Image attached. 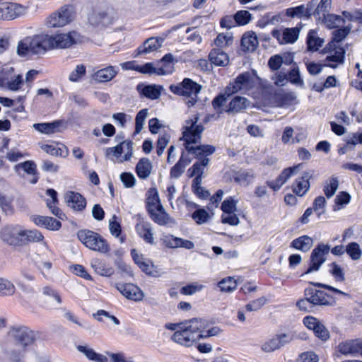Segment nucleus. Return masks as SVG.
<instances>
[{
    "label": "nucleus",
    "mask_w": 362,
    "mask_h": 362,
    "mask_svg": "<svg viewBox=\"0 0 362 362\" xmlns=\"http://www.w3.org/2000/svg\"><path fill=\"white\" fill-rule=\"evenodd\" d=\"M288 81L293 85L303 88L304 81L300 76L299 67L297 64H293V66L287 73Z\"/></svg>",
    "instance_id": "37"
},
{
    "label": "nucleus",
    "mask_w": 362,
    "mask_h": 362,
    "mask_svg": "<svg viewBox=\"0 0 362 362\" xmlns=\"http://www.w3.org/2000/svg\"><path fill=\"white\" fill-rule=\"evenodd\" d=\"M329 273L334 277L335 281L343 282L345 280L344 272L342 268L336 262H332L329 264Z\"/></svg>",
    "instance_id": "51"
},
{
    "label": "nucleus",
    "mask_w": 362,
    "mask_h": 362,
    "mask_svg": "<svg viewBox=\"0 0 362 362\" xmlns=\"http://www.w3.org/2000/svg\"><path fill=\"white\" fill-rule=\"evenodd\" d=\"M64 198L67 205L74 210L82 211L86 206L85 198L78 192H68Z\"/></svg>",
    "instance_id": "20"
},
{
    "label": "nucleus",
    "mask_w": 362,
    "mask_h": 362,
    "mask_svg": "<svg viewBox=\"0 0 362 362\" xmlns=\"http://www.w3.org/2000/svg\"><path fill=\"white\" fill-rule=\"evenodd\" d=\"M163 90V87L162 86L156 84L145 85L139 83L136 86V90L139 94L151 100L158 99Z\"/></svg>",
    "instance_id": "18"
},
{
    "label": "nucleus",
    "mask_w": 362,
    "mask_h": 362,
    "mask_svg": "<svg viewBox=\"0 0 362 362\" xmlns=\"http://www.w3.org/2000/svg\"><path fill=\"white\" fill-rule=\"evenodd\" d=\"M1 238L10 245L16 246L25 243L24 230L18 225L5 226L1 231Z\"/></svg>",
    "instance_id": "6"
},
{
    "label": "nucleus",
    "mask_w": 362,
    "mask_h": 362,
    "mask_svg": "<svg viewBox=\"0 0 362 362\" xmlns=\"http://www.w3.org/2000/svg\"><path fill=\"white\" fill-rule=\"evenodd\" d=\"M313 332L322 341H327L329 339V332L322 322H320Z\"/></svg>",
    "instance_id": "64"
},
{
    "label": "nucleus",
    "mask_w": 362,
    "mask_h": 362,
    "mask_svg": "<svg viewBox=\"0 0 362 362\" xmlns=\"http://www.w3.org/2000/svg\"><path fill=\"white\" fill-rule=\"evenodd\" d=\"M332 0H321L319 4L317 3L315 8L312 9V16H313L317 21H320L324 16L327 15L331 8Z\"/></svg>",
    "instance_id": "35"
},
{
    "label": "nucleus",
    "mask_w": 362,
    "mask_h": 362,
    "mask_svg": "<svg viewBox=\"0 0 362 362\" xmlns=\"http://www.w3.org/2000/svg\"><path fill=\"white\" fill-rule=\"evenodd\" d=\"M47 195L49 196L52 199H47V206L51 210L52 213L58 217L62 218L64 214L61 209H59L56 205L58 204L57 192L54 189H48L46 191Z\"/></svg>",
    "instance_id": "31"
},
{
    "label": "nucleus",
    "mask_w": 362,
    "mask_h": 362,
    "mask_svg": "<svg viewBox=\"0 0 362 362\" xmlns=\"http://www.w3.org/2000/svg\"><path fill=\"white\" fill-rule=\"evenodd\" d=\"M170 136L168 134H164L159 136L156 142V153L158 156H160L163 151L170 142Z\"/></svg>",
    "instance_id": "56"
},
{
    "label": "nucleus",
    "mask_w": 362,
    "mask_h": 362,
    "mask_svg": "<svg viewBox=\"0 0 362 362\" xmlns=\"http://www.w3.org/2000/svg\"><path fill=\"white\" fill-rule=\"evenodd\" d=\"M338 351L344 355L358 354V339L347 340L338 345Z\"/></svg>",
    "instance_id": "34"
},
{
    "label": "nucleus",
    "mask_w": 362,
    "mask_h": 362,
    "mask_svg": "<svg viewBox=\"0 0 362 362\" xmlns=\"http://www.w3.org/2000/svg\"><path fill=\"white\" fill-rule=\"evenodd\" d=\"M325 205L326 199L324 197L318 196L315 199L312 209L317 213V215L319 218L322 214H325Z\"/></svg>",
    "instance_id": "55"
},
{
    "label": "nucleus",
    "mask_w": 362,
    "mask_h": 362,
    "mask_svg": "<svg viewBox=\"0 0 362 362\" xmlns=\"http://www.w3.org/2000/svg\"><path fill=\"white\" fill-rule=\"evenodd\" d=\"M280 348L281 347L276 336L262 345V350L267 353L274 351Z\"/></svg>",
    "instance_id": "60"
},
{
    "label": "nucleus",
    "mask_w": 362,
    "mask_h": 362,
    "mask_svg": "<svg viewBox=\"0 0 362 362\" xmlns=\"http://www.w3.org/2000/svg\"><path fill=\"white\" fill-rule=\"evenodd\" d=\"M48 35L39 33L26 36L17 45L16 52L19 57H30L45 53L49 49Z\"/></svg>",
    "instance_id": "2"
},
{
    "label": "nucleus",
    "mask_w": 362,
    "mask_h": 362,
    "mask_svg": "<svg viewBox=\"0 0 362 362\" xmlns=\"http://www.w3.org/2000/svg\"><path fill=\"white\" fill-rule=\"evenodd\" d=\"M16 288L10 281L0 277V296H11Z\"/></svg>",
    "instance_id": "48"
},
{
    "label": "nucleus",
    "mask_w": 362,
    "mask_h": 362,
    "mask_svg": "<svg viewBox=\"0 0 362 362\" xmlns=\"http://www.w3.org/2000/svg\"><path fill=\"white\" fill-rule=\"evenodd\" d=\"M88 23L93 27L102 29L112 23V18L105 11H93L88 16Z\"/></svg>",
    "instance_id": "16"
},
{
    "label": "nucleus",
    "mask_w": 362,
    "mask_h": 362,
    "mask_svg": "<svg viewBox=\"0 0 362 362\" xmlns=\"http://www.w3.org/2000/svg\"><path fill=\"white\" fill-rule=\"evenodd\" d=\"M259 42L256 33L246 32L241 38V47L245 52H253L258 47Z\"/></svg>",
    "instance_id": "22"
},
{
    "label": "nucleus",
    "mask_w": 362,
    "mask_h": 362,
    "mask_svg": "<svg viewBox=\"0 0 362 362\" xmlns=\"http://www.w3.org/2000/svg\"><path fill=\"white\" fill-rule=\"evenodd\" d=\"M116 288L127 299L140 301L144 297L142 291L133 284H117Z\"/></svg>",
    "instance_id": "17"
},
{
    "label": "nucleus",
    "mask_w": 362,
    "mask_h": 362,
    "mask_svg": "<svg viewBox=\"0 0 362 362\" xmlns=\"http://www.w3.org/2000/svg\"><path fill=\"white\" fill-rule=\"evenodd\" d=\"M218 286L221 291L231 292L235 289L237 283L233 277L228 276L220 281Z\"/></svg>",
    "instance_id": "49"
},
{
    "label": "nucleus",
    "mask_w": 362,
    "mask_h": 362,
    "mask_svg": "<svg viewBox=\"0 0 362 362\" xmlns=\"http://www.w3.org/2000/svg\"><path fill=\"white\" fill-rule=\"evenodd\" d=\"M307 70L308 73L310 75H317L320 73H321L322 68L324 66H329L333 69H335L337 67V64H320L315 62H307L305 63Z\"/></svg>",
    "instance_id": "47"
},
{
    "label": "nucleus",
    "mask_w": 362,
    "mask_h": 362,
    "mask_svg": "<svg viewBox=\"0 0 362 362\" xmlns=\"http://www.w3.org/2000/svg\"><path fill=\"white\" fill-rule=\"evenodd\" d=\"M153 165L148 158H142L137 163L135 170L140 179L145 180L151 173Z\"/></svg>",
    "instance_id": "28"
},
{
    "label": "nucleus",
    "mask_w": 362,
    "mask_h": 362,
    "mask_svg": "<svg viewBox=\"0 0 362 362\" xmlns=\"http://www.w3.org/2000/svg\"><path fill=\"white\" fill-rule=\"evenodd\" d=\"M209 213L204 209H197L192 215V218L197 224H203L209 218Z\"/></svg>",
    "instance_id": "58"
},
{
    "label": "nucleus",
    "mask_w": 362,
    "mask_h": 362,
    "mask_svg": "<svg viewBox=\"0 0 362 362\" xmlns=\"http://www.w3.org/2000/svg\"><path fill=\"white\" fill-rule=\"evenodd\" d=\"M250 105V101L245 97L235 96L228 105L226 112L228 114H235L246 109Z\"/></svg>",
    "instance_id": "25"
},
{
    "label": "nucleus",
    "mask_w": 362,
    "mask_h": 362,
    "mask_svg": "<svg viewBox=\"0 0 362 362\" xmlns=\"http://www.w3.org/2000/svg\"><path fill=\"white\" fill-rule=\"evenodd\" d=\"M304 293L313 306L332 305L334 303L333 298L321 290L309 287L305 289Z\"/></svg>",
    "instance_id": "13"
},
{
    "label": "nucleus",
    "mask_w": 362,
    "mask_h": 362,
    "mask_svg": "<svg viewBox=\"0 0 362 362\" xmlns=\"http://www.w3.org/2000/svg\"><path fill=\"white\" fill-rule=\"evenodd\" d=\"M202 86L191 78H185L181 83L172 84L170 90L175 95L185 97L197 95L201 90Z\"/></svg>",
    "instance_id": "10"
},
{
    "label": "nucleus",
    "mask_w": 362,
    "mask_h": 362,
    "mask_svg": "<svg viewBox=\"0 0 362 362\" xmlns=\"http://www.w3.org/2000/svg\"><path fill=\"white\" fill-rule=\"evenodd\" d=\"M300 28L298 26L294 28H285L283 33L274 29L272 31V35L276 38L280 45L294 43L299 37Z\"/></svg>",
    "instance_id": "15"
},
{
    "label": "nucleus",
    "mask_w": 362,
    "mask_h": 362,
    "mask_svg": "<svg viewBox=\"0 0 362 362\" xmlns=\"http://www.w3.org/2000/svg\"><path fill=\"white\" fill-rule=\"evenodd\" d=\"M138 235L149 244L154 243L153 233L149 223H138L136 226Z\"/></svg>",
    "instance_id": "33"
},
{
    "label": "nucleus",
    "mask_w": 362,
    "mask_h": 362,
    "mask_svg": "<svg viewBox=\"0 0 362 362\" xmlns=\"http://www.w3.org/2000/svg\"><path fill=\"white\" fill-rule=\"evenodd\" d=\"M339 187V180L336 177H332L327 181L323 187V192L327 198H331L337 192Z\"/></svg>",
    "instance_id": "44"
},
{
    "label": "nucleus",
    "mask_w": 362,
    "mask_h": 362,
    "mask_svg": "<svg viewBox=\"0 0 362 362\" xmlns=\"http://www.w3.org/2000/svg\"><path fill=\"white\" fill-rule=\"evenodd\" d=\"M25 11V7L16 3H0V20H13L24 14Z\"/></svg>",
    "instance_id": "12"
},
{
    "label": "nucleus",
    "mask_w": 362,
    "mask_h": 362,
    "mask_svg": "<svg viewBox=\"0 0 362 362\" xmlns=\"http://www.w3.org/2000/svg\"><path fill=\"white\" fill-rule=\"evenodd\" d=\"M233 36L228 33H220L217 35L214 40V43L217 47H224L229 46L233 43Z\"/></svg>",
    "instance_id": "57"
},
{
    "label": "nucleus",
    "mask_w": 362,
    "mask_h": 362,
    "mask_svg": "<svg viewBox=\"0 0 362 362\" xmlns=\"http://www.w3.org/2000/svg\"><path fill=\"white\" fill-rule=\"evenodd\" d=\"M13 71V68H10L6 71L0 73V86L1 88H7L11 90H18L23 83L21 75L10 76Z\"/></svg>",
    "instance_id": "14"
},
{
    "label": "nucleus",
    "mask_w": 362,
    "mask_h": 362,
    "mask_svg": "<svg viewBox=\"0 0 362 362\" xmlns=\"http://www.w3.org/2000/svg\"><path fill=\"white\" fill-rule=\"evenodd\" d=\"M148 115V109L141 110L136 115L135 118V133L139 134L143 129L146 118Z\"/></svg>",
    "instance_id": "54"
},
{
    "label": "nucleus",
    "mask_w": 362,
    "mask_h": 362,
    "mask_svg": "<svg viewBox=\"0 0 362 362\" xmlns=\"http://www.w3.org/2000/svg\"><path fill=\"white\" fill-rule=\"evenodd\" d=\"M209 59L216 66H225L229 62L228 54L220 48L213 49L209 54Z\"/></svg>",
    "instance_id": "29"
},
{
    "label": "nucleus",
    "mask_w": 362,
    "mask_h": 362,
    "mask_svg": "<svg viewBox=\"0 0 362 362\" xmlns=\"http://www.w3.org/2000/svg\"><path fill=\"white\" fill-rule=\"evenodd\" d=\"M86 66L83 64L77 65L76 69L71 72L69 79L72 82L78 81L86 74Z\"/></svg>",
    "instance_id": "59"
},
{
    "label": "nucleus",
    "mask_w": 362,
    "mask_h": 362,
    "mask_svg": "<svg viewBox=\"0 0 362 362\" xmlns=\"http://www.w3.org/2000/svg\"><path fill=\"white\" fill-rule=\"evenodd\" d=\"M13 197L0 192V209L5 215L12 216L15 213Z\"/></svg>",
    "instance_id": "32"
},
{
    "label": "nucleus",
    "mask_w": 362,
    "mask_h": 362,
    "mask_svg": "<svg viewBox=\"0 0 362 362\" xmlns=\"http://www.w3.org/2000/svg\"><path fill=\"white\" fill-rule=\"evenodd\" d=\"M202 329V325L197 321V318H192L187 321V325H184L181 329H177L171 337V339L182 346H191L194 342L199 340L201 336L197 330Z\"/></svg>",
    "instance_id": "3"
},
{
    "label": "nucleus",
    "mask_w": 362,
    "mask_h": 362,
    "mask_svg": "<svg viewBox=\"0 0 362 362\" xmlns=\"http://www.w3.org/2000/svg\"><path fill=\"white\" fill-rule=\"evenodd\" d=\"M8 334L11 339L23 349L30 346L35 341L33 332L23 325L13 326Z\"/></svg>",
    "instance_id": "5"
},
{
    "label": "nucleus",
    "mask_w": 362,
    "mask_h": 362,
    "mask_svg": "<svg viewBox=\"0 0 362 362\" xmlns=\"http://www.w3.org/2000/svg\"><path fill=\"white\" fill-rule=\"evenodd\" d=\"M199 116L194 115L193 118L186 121L187 125L183 127L181 140L185 141L184 146L186 151L199 160L195 162L187 170L188 176L192 177L194 175L203 176L204 169L209 163L208 156L215 152V147L211 145L191 146L192 144H199L201 141V134L204 130L202 124H197Z\"/></svg>",
    "instance_id": "1"
},
{
    "label": "nucleus",
    "mask_w": 362,
    "mask_h": 362,
    "mask_svg": "<svg viewBox=\"0 0 362 362\" xmlns=\"http://www.w3.org/2000/svg\"><path fill=\"white\" fill-rule=\"evenodd\" d=\"M329 245L323 243H320L315 247L310 255L309 267L302 275L319 270L321 265L325 262V255L329 253Z\"/></svg>",
    "instance_id": "7"
},
{
    "label": "nucleus",
    "mask_w": 362,
    "mask_h": 362,
    "mask_svg": "<svg viewBox=\"0 0 362 362\" xmlns=\"http://www.w3.org/2000/svg\"><path fill=\"white\" fill-rule=\"evenodd\" d=\"M317 5L316 0H311L306 4H302L295 7H290L286 9V16L292 18L309 20L312 16V9Z\"/></svg>",
    "instance_id": "11"
},
{
    "label": "nucleus",
    "mask_w": 362,
    "mask_h": 362,
    "mask_svg": "<svg viewBox=\"0 0 362 362\" xmlns=\"http://www.w3.org/2000/svg\"><path fill=\"white\" fill-rule=\"evenodd\" d=\"M345 250L346 252L354 260L360 259L362 254L359 245L355 242L349 243L345 248Z\"/></svg>",
    "instance_id": "52"
},
{
    "label": "nucleus",
    "mask_w": 362,
    "mask_h": 362,
    "mask_svg": "<svg viewBox=\"0 0 362 362\" xmlns=\"http://www.w3.org/2000/svg\"><path fill=\"white\" fill-rule=\"evenodd\" d=\"M313 177L311 172H304L300 178L296 179L293 184V192L299 197H303L310 188V179Z\"/></svg>",
    "instance_id": "21"
},
{
    "label": "nucleus",
    "mask_w": 362,
    "mask_h": 362,
    "mask_svg": "<svg viewBox=\"0 0 362 362\" xmlns=\"http://www.w3.org/2000/svg\"><path fill=\"white\" fill-rule=\"evenodd\" d=\"M80 35L75 31L69 33L58 34L54 36L49 35V49L54 48H66L79 42Z\"/></svg>",
    "instance_id": "9"
},
{
    "label": "nucleus",
    "mask_w": 362,
    "mask_h": 362,
    "mask_svg": "<svg viewBox=\"0 0 362 362\" xmlns=\"http://www.w3.org/2000/svg\"><path fill=\"white\" fill-rule=\"evenodd\" d=\"M314 30H310L307 37V46L309 51H317L322 47L324 40L315 35Z\"/></svg>",
    "instance_id": "40"
},
{
    "label": "nucleus",
    "mask_w": 362,
    "mask_h": 362,
    "mask_svg": "<svg viewBox=\"0 0 362 362\" xmlns=\"http://www.w3.org/2000/svg\"><path fill=\"white\" fill-rule=\"evenodd\" d=\"M131 255L134 262L146 274L151 273V261L146 259L143 255H139L136 249H132Z\"/></svg>",
    "instance_id": "36"
},
{
    "label": "nucleus",
    "mask_w": 362,
    "mask_h": 362,
    "mask_svg": "<svg viewBox=\"0 0 362 362\" xmlns=\"http://www.w3.org/2000/svg\"><path fill=\"white\" fill-rule=\"evenodd\" d=\"M236 202L233 197H230L225 199L221 204V210L223 214L232 213L235 211Z\"/></svg>",
    "instance_id": "63"
},
{
    "label": "nucleus",
    "mask_w": 362,
    "mask_h": 362,
    "mask_svg": "<svg viewBox=\"0 0 362 362\" xmlns=\"http://www.w3.org/2000/svg\"><path fill=\"white\" fill-rule=\"evenodd\" d=\"M30 218L35 225L49 230H59L62 226L60 221L49 216L34 215L32 216Z\"/></svg>",
    "instance_id": "19"
},
{
    "label": "nucleus",
    "mask_w": 362,
    "mask_h": 362,
    "mask_svg": "<svg viewBox=\"0 0 362 362\" xmlns=\"http://www.w3.org/2000/svg\"><path fill=\"white\" fill-rule=\"evenodd\" d=\"M119 69L116 66H109L97 71L93 76V79L98 83H105L111 81L118 73Z\"/></svg>",
    "instance_id": "23"
},
{
    "label": "nucleus",
    "mask_w": 362,
    "mask_h": 362,
    "mask_svg": "<svg viewBox=\"0 0 362 362\" xmlns=\"http://www.w3.org/2000/svg\"><path fill=\"white\" fill-rule=\"evenodd\" d=\"M345 52V49L343 47H335L334 54L327 56L325 61L342 64L344 62Z\"/></svg>",
    "instance_id": "46"
},
{
    "label": "nucleus",
    "mask_w": 362,
    "mask_h": 362,
    "mask_svg": "<svg viewBox=\"0 0 362 362\" xmlns=\"http://www.w3.org/2000/svg\"><path fill=\"white\" fill-rule=\"evenodd\" d=\"M163 38L149 37L137 48V54H148L153 52L161 47Z\"/></svg>",
    "instance_id": "26"
},
{
    "label": "nucleus",
    "mask_w": 362,
    "mask_h": 362,
    "mask_svg": "<svg viewBox=\"0 0 362 362\" xmlns=\"http://www.w3.org/2000/svg\"><path fill=\"white\" fill-rule=\"evenodd\" d=\"M266 298L264 297H261L258 299L252 300L250 303L245 305V309L247 311H257L259 310L265 303Z\"/></svg>",
    "instance_id": "62"
},
{
    "label": "nucleus",
    "mask_w": 362,
    "mask_h": 362,
    "mask_svg": "<svg viewBox=\"0 0 362 362\" xmlns=\"http://www.w3.org/2000/svg\"><path fill=\"white\" fill-rule=\"evenodd\" d=\"M320 21L329 28H334L339 27L344 23V20L339 15L327 13Z\"/></svg>",
    "instance_id": "41"
},
{
    "label": "nucleus",
    "mask_w": 362,
    "mask_h": 362,
    "mask_svg": "<svg viewBox=\"0 0 362 362\" xmlns=\"http://www.w3.org/2000/svg\"><path fill=\"white\" fill-rule=\"evenodd\" d=\"M241 90H246L249 88L251 84L252 77L249 72H244L239 74L235 79Z\"/></svg>",
    "instance_id": "50"
},
{
    "label": "nucleus",
    "mask_w": 362,
    "mask_h": 362,
    "mask_svg": "<svg viewBox=\"0 0 362 362\" xmlns=\"http://www.w3.org/2000/svg\"><path fill=\"white\" fill-rule=\"evenodd\" d=\"M77 236L88 248L105 254L110 251V246L100 234L90 230H80Z\"/></svg>",
    "instance_id": "4"
},
{
    "label": "nucleus",
    "mask_w": 362,
    "mask_h": 362,
    "mask_svg": "<svg viewBox=\"0 0 362 362\" xmlns=\"http://www.w3.org/2000/svg\"><path fill=\"white\" fill-rule=\"evenodd\" d=\"M75 17L73 6H66L62 7L57 13L52 14L47 21V24L50 28L61 27L71 22Z\"/></svg>",
    "instance_id": "8"
},
{
    "label": "nucleus",
    "mask_w": 362,
    "mask_h": 362,
    "mask_svg": "<svg viewBox=\"0 0 362 362\" xmlns=\"http://www.w3.org/2000/svg\"><path fill=\"white\" fill-rule=\"evenodd\" d=\"M14 170L19 175H21V170L27 174L33 175V177L30 180L31 184H35L38 180L39 177L36 173V165L32 160H27L16 165Z\"/></svg>",
    "instance_id": "24"
},
{
    "label": "nucleus",
    "mask_w": 362,
    "mask_h": 362,
    "mask_svg": "<svg viewBox=\"0 0 362 362\" xmlns=\"http://www.w3.org/2000/svg\"><path fill=\"white\" fill-rule=\"evenodd\" d=\"M61 124L60 121H54L50 123H37L33 124V127L37 131L44 134H52L56 132L57 129Z\"/></svg>",
    "instance_id": "39"
},
{
    "label": "nucleus",
    "mask_w": 362,
    "mask_h": 362,
    "mask_svg": "<svg viewBox=\"0 0 362 362\" xmlns=\"http://www.w3.org/2000/svg\"><path fill=\"white\" fill-rule=\"evenodd\" d=\"M92 267L97 274L101 276H110L114 272L112 267L100 260H95L92 263Z\"/></svg>",
    "instance_id": "43"
},
{
    "label": "nucleus",
    "mask_w": 362,
    "mask_h": 362,
    "mask_svg": "<svg viewBox=\"0 0 362 362\" xmlns=\"http://www.w3.org/2000/svg\"><path fill=\"white\" fill-rule=\"evenodd\" d=\"M146 208L147 211H151L152 209H156L157 211L163 210V206L159 199L158 192L156 188H151L148 191Z\"/></svg>",
    "instance_id": "27"
},
{
    "label": "nucleus",
    "mask_w": 362,
    "mask_h": 362,
    "mask_svg": "<svg viewBox=\"0 0 362 362\" xmlns=\"http://www.w3.org/2000/svg\"><path fill=\"white\" fill-rule=\"evenodd\" d=\"M117 217L116 215H113L109 222V228L110 233L116 237L119 238L121 235V226L120 223L117 221Z\"/></svg>",
    "instance_id": "61"
},
{
    "label": "nucleus",
    "mask_w": 362,
    "mask_h": 362,
    "mask_svg": "<svg viewBox=\"0 0 362 362\" xmlns=\"http://www.w3.org/2000/svg\"><path fill=\"white\" fill-rule=\"evenodd\" d=\"M234 16L237 25H245L249 23L252 19L251 13L245 10L238 11Z\"/></svg>",
    "instance_id": "53"
},
{
    "label": "nucleus",
    "mask_w": 362,
    "mask_h": 362,
    "mask_svg": "<svg viewBox=\"0 0 362 362\" xmlns=\"http://www.w3.org/2000/svg\"><path fill=\"white\" fill-rule=\"evenodd\" d=\"M351 196L346 192H340L334 199L335 205L334 206V211L341 210L344 206L350 202Z\"/></svg>",
    "instance_id": "45"
},
{
    "label": "nucleus",
    "mask_w": 362,
    "mask_h": 362,
    "mask_svg": "<svg viewBox=\"0 0 362 362\" xmlns=\"http://www.w3.org/2000/svg\"><path fill=\"white\" fill-rule=\"evenodd\" d=\"M197 321H199V324L202 325V329L200 330H197L198 333L201 335L199 337V340L209 337L216 336L220 331V329L217 327H214L206 330V328L208 327V322L205 320L197 318Z\"/></svg>",
    "instance_id": "38"
},
{
    "label": "nucleus",
    "mask_w": 362,
    "mask_h": 362,
    "mask_svg": "<svg viewBox=\"0 0 362 362\" xmlns=\"http://www.w3.org/2000/svg\"><path fill=\"white\" fill-rule=\"evenodd\" d=\"M151 218L157 224L164 226L168 223V215L165 211L164 208L163 210L157 211L156 209H152L151 211H148Z\"/></svg>",
    "instance_id": "42"
},
{
    "label": "nucleus",
    "mask_w": 362,
    "mask_h": 362,
    "mask_svg": "<svg viewBox=\"0 0 362 362\" xmlns=\"http://www.w3.org/2000/svg\"><path fill=\"white\" fill-rule=\"evenodd\" d=\"M313 240L308 235H302L294 239L290 245L291 247L306 252L312 247Z\"/></svg>",
    "instance_id": "30"
}]
</instances>
